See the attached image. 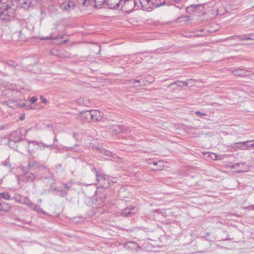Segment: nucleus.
<instances>
[{
  "instance_id": "nucleus-1",
  "label": "nucleus",
  "mask_w": 254,
  "mask_h": 254,
  "mask_svg": "<svg viewBox=\"0 0 254 254\" xmlns=\"http://www.w3.org/2000/svg\"><path fill=\"white\" fill-rule=\"evenodd\" d=\"M15 17V9L10 6L5 0H0V20L7 23L12 21Z\"/></svg>"
},
{
  "instance_id": "nucleus-2",
  "label": "nucleus",
  "mask_w": 254,
  "mask_h": 254,
  "mask_svg": "<svg viewBox=\"0 0 254 254\" xmlns=\"http://www.w3.org/2000/svg\"><path fill=\"white\" fill-rule=\"evenodd\" d=\"M22 140V133L21 129H17L12 132L9 136L8 145L13 149L15 148L16 143L19 142Z\"/></svg>"
},
{
  "instance_id": "nucleus-3",
  "label": "nucleus",
  "mask_w": 254,
  "mask_h": 254,
  "mask_svg": "<svg viewBox=\"0 0 254 254\" xmlns=\"http://www.w3.org/2000/svg\"><path fill=\"white\" fill-rule=\"evenodd\" d=\"M230 168L234 169L237 173L248 172L249 170V166L245 162L235 163L230 166Z\"/></svg>"
},
{
  "instance_id": "nucleus-4",
  "label": "nucleus",
  "mask_w": 254,
  "mask_h": 254,
  "mask_svg": "<svg viewBox=\"0 0 254 254\" xmlns=\"http://www.w3.org/2000/svg\"><path fill=\"white\" fill-rule=\"evenodd\" d=\"M75 0H65L60 4L61 8L64 11H69L72 10L76 6Z\"/></svg>"
},
{
  "instance_id": "nucleus-5",
  "label": "nucleus",
  "mask_w": 254,
  "mask_h": 254,
  "mask_svg": "<svg viewBox=\"0 0 254 254\" xmlns=\"http://www.w3.org/2000/svg\"><path fill=\"white\" fill-rule=\"evenodd\" d=\"M28 168L29 170L47 169L45 166L33 159H29L28 162Z\"/></svg>"
},
{
  "instance_id": "nucleus-6",
  "label": "nucleus",
  "mask_w": 254,
  "mask_h": 254,
  "mask_svg": "<svg viewBox=\"0 0 254 254\" xmlns=\"http://www.w3.org/2000/svg\"><path fill=\"white\" fill-rule=\"evenodd\" d=\"M108 128L112 132L115 134H119L120 133L126 132L128 129V127L124 126L113 125L110 126Z\"/></svg>"
},
{
  "instance_id": "nucleus-7",
  "label": "nucleus",
  "mask_w": 254,
  "mask_h": 254,
  "mask_svg": "<svg viewBox=\"0 0 254 254\" xmlns=\"http://www.w3.org/2000/svg\"><path fill=\"white\" fill-rule=\"evenodd\" d=\"M136 3L135 0H125L123 8L127 12H131L135 8Z\"/></svg>"
},
{
  "instance_id": "nucleus-8",
  "label": "nucleus",
  "mask_w": 254,
  "mask_h": 254,
  "mask_svg": "<svg viewBox=\"0 0 254 254\" xmlns=\"http://www.w3.org/2000/svg\"><path fill=\"white\" fill-rule=\"evenodd\" d=\"M79 118L82 121L87 122L92 121L91 110L83 111L80 112Z\"/></svg>"
},
{
  "instance_id": "nucleus-9",
  "label": "nucleus",
  "mask_w": 254,
  "mask_h": 254,
  "mask_svg": "<svg viewBox=\"0 0 254 254\" xmlns=\"http://www.w3.org/2000/svg\"><path fill=\"white\" fill-rule=\"evenodd\" d=\"M4 103L7 106L13 109H15L17 107H22L25 106V104L24 103H20L18 100H15L14 99L9 100L4 102Z\"/></svg>"
},
{
  "instance_id": "nucleus-10",
  "label": "nucleus",
  "mask_w": 254,
  "mask_h": 254,
  "mask_svg": "<svg viewBox=\"0 0 254 254\" xmlns=\"http://www.w3.org/2000/svg\"><path fill=\"white\" fill-rule=\"evenodd\" d=\"M92 121L99 122L102 120V114L97 110H91Z\"/></svg>"
},
{
  "instance_id": "nucleus-11",
  "label": "nucleus",
  "mask_w": 254,
  "mask_h": 254,
  "mask_svg": "<svg viewBox=\"0 0 254 254\" xmlns=\"http://www.w3.org/2000/svg\"><path fill=\"white\" fill-rule=\"evenodd\" d=\"M122 0H106V5L110 9L117 8L121 2Z\"/></svg>"
},
{
  "instance_id": "nucleus-12",
  "label": "nucleus",
  "mask_w": 254,
  "mask_h": 254,
  "mask_svg": "<svg viewBox=\"0 0 254 254\" xmlns=\"http://www.w3.org/2000/svg\"><path fill=\"white\" fill-rule=\"evenodd\" d=\"M31 3L32 0H17L18 6L25 9L29 8Z\"/></svg>"
},
{
  "instance_id": "nucleus-13",
  "label": "nucleus",
  "mask_w": 254,
  "mask_h": 254,
  "mask_svg": "<svg viewBox=\"0 0 254 254\" xmlns=\"http://www.w3.org/2000/svg\"><path fill=\"white\" fill-rule=\"evenodd\" d=\"M232 73L236 76H247L249 75V71L246 70L245 68H237L232 70Z\"/></svg>"
},
{
  "instance_id": "nucleus-14",
  "label": "nucleus",
  "mask_w": 254,
  "mask_h": 254,
  "mask_svg": "<svg viewBox=\"0 0 254 254\" xmlns=\"http://www.w3.org/2000/svg\"><path fill=\"white\" fill-rule=\"evenodd\" d=\"M124 247L130 250H137L140 247L136 243L133 241H128L124 244Z\"/></svg>"
},
{
  "instance_id": "nucleus-15",
  "label": "nucleus",
  "mask_w": 254,
  "mask_h": 254,
  "mask_svg": "<svg viewBox=\"0 0 254 254\" xmlns=\"http://www.w3.org/2000/svg\"><path fill=\"white\" fill-rule=\"evenodd\" d=\"M75 2L77 3V6L81 10L84 9L88 7L90 3V0H75Z\"/></svg>"
},
{
  "instance_id": "nucleus-16",
  "label": "nucleus",
  "mask_w": 254,
  "mask_h": 254,
  "mask_svg": "<svg viewBox=\"0 0 254 254\" xmlns=\"http://www.w3.org/2000/svg\"><path fill=\"white\" fill-rule=\"evenodd\" d=\"M193 83V80L191 79H188L187 82L181 80H176V89L177 87H184L188 86L189 84Z\"/></svg>"
},
{
  "instance_id": "nucleus-17",
  "label": "nucleus",
  "mask_w": 254,
  "mask_h": 254,
  "mask_svg": "<svg viewBox=\"0 0 254 254\" xmlns=\"http://www.w3.org/2000/svg\"><path fill=\"white\" fill-rule=\"evenodd\" d=\"M28 143V151L29 152L30 154H32L34 152V150L33 149H31V145L33 146H38L40 147V143L39 142L36 140H26Z\"/></svg>"
},
{
  "instance_id": "nucleus-18",
  "label": "nucleus",
  "mask_w": 254,
  "mask_h": 254,
  "mask_svg": "<svg viewBox=\"0 0 254 254\" xmlns=\"http://www.w3.org/2000/svg\"><path fill=\"white\" fill-rule=\"evenodd\" d=\"M239 38L241 40H254V34H250L247 35H243L241 36H233L230 37L233 39L235 38Z\"/></svg>"
},
{
  "instance_id": "nucleus-19",
  "label": "nucleus",
  "mask_w": 254,
  "mask_h": 254,
  "mask_svg": "<svg viewBox=\"0 0 254 254\" xmlns=\"http://www.w3.org/2000/svg\"><path fill=\"white\" fill-rule=\"evenodd\" d=\"M94 171L96 173V180L97 182L100 181H108V177L106 175L103 174L102 173L99 174V172L97 171L96 168H94Z\"/></svg>"
},
{
  "instance_id": "nucleus-20",
  "label": "nucleus",
  "mask_w": 254,
  "mask_h": 254,
  "mask_svg": "<svg viewBox=\"0 0 254 254\" xmlns=\"http://www.w3.org/2000/svg\"><path fill=\"white\" fill-rule=\"evenodd\" d=\"M134 207H129V208H127L124 210H122L121 212V214L123 216L125 217H129L131 216L134 213V212L131 211L132 210H134Z\"/></svg>"
},
{
  "instance_id": "nucleus-21",
  "label": "nucleus",
  "mask_w": 254,
  "mask_h": 254,
  "mask_svg": "<svg viewBox=\"0 0 254 254\" xmlns=\"http://www.w3.org/2000/svg\"><path fill=\"white\" fill-rule=\"evenodd\" d=\"M35 178V174L29 172L25 173L23 175V179L27 182H33Z\"/></svg>"
},
{
  "instance_id": "nucleus-22",
  "label": "nucleus",
  "mask_w": 254,
  "mask_h": 254,
  "mask_svg": "<svg viewBox=\"0 0 254 254\" xmlns=\"http://www.w3.org/2000/svg\"><path fill=\"white\" fill-rule=\"evenodd\" d=\"M242 150L253 149L252 140H248L242 142Z\"/></svg>"
},
{
  "instance_id": "nucleus-23",
  "label": "nucleus",
  "mask_w": 254,
  "mask_h": 254,
  "mask_svg": "<svg viewBox=\"0 0 254 254\" xmlns=\"http://www.w3.org/2000/svg\"><path fill=\"white\" fill-rule=\"evenodd\" d=\"M229 147L231 150L237 151L238 150H242V142H235L231 144Z\"/></svg>"
},
{
  "instance_id": "nucleus-24",
  "label": "nucleus",
  "mask_w": 254,
  "mask_h": 254,
  "mask_svg": "<svg viewBox=\"0 0 254 254\" xmlns=\"http://www.w3.org/2000/svg\"><path fill=\"white\" fill-rule=\"evenodd\" d=\"M10 208V206L8 204L0 200V211H7Z\"/></svg>"
},
{
  "instance_id": "nucleus-25",
  "label": "nucleus",
  "mask_w": 254,
  "mask_h": 254,
  "mask_svg": "<svg viewBox=\"0 0 254 254\" xmlns=\"http://www.w3.org/2000/svg\"><path fill=\"white\" fill-rule=\"evenodd\" d=\"M101 153L103 155L111 157L113 158H116L117 157V155L116 154H113L111 151L106 149L102 150L101 151Z\"/></svg>"
},
{
  "instance_id": "nucleus-26",
  "label": "nucleus",
  "mask_w": 254,
  "mask_h": 254,
  "mask_svg": "<svg viewBox=\"0 0 254 254\" xmlns=\"http://www.w3.org/2000/svg\"><path fill=\"white\" fill-rule=\"evenodd\" d=\"M11 198L10 195L6 192L0 193V200L4 199L5 200H9Z\"/></svg>"
},
{
  "instance_id": "nucleus-27",
  "label": "nucleus",
  "mask_w": 254,
  "mask_h": 254,
  "mask_svg": "<svg viewBox=\"0 0 254 254\" xmlns=\"http://www.w3.org/2000/svg\"><path fill=\"white\" fill-rule=\"evenodd\" d=\"M199 6V5H191L187 7V10L190 13L194 12L195 10L197 9V7Z\"/></svg>"
},
{
  "instance_id": "nucleus-28",
  "label": "nucleus",
  "mask_w": 254,
  "mask_h": 254,
  "mask_svg": "<svg viewBox=\"0 0 254 254\" xmlns=\"http://www.w3.org/2000/svg\"><path fill=\"white\" fill-rule=\"evenodd\" d=\"M54 190H56V191H57L58 192H59L60 193H61V195L62 196H64L66 195V194L67 193V190H63V189L59 188H56L54 189Z\"/></svg>"
},
{
  "instance_id": "nucleus-29",
  "label": "nucleus",
  "mask_w": 254,
  "mask_h": 254,
  "mask_svg": "<svg viewBox=\"0 0 254 254\" xmlns=\"http://www.w3.org/2000/svg\"><path fill=\"white\" fill-rule=\"evenodd\" d=\"M40 143V147H39L40 150L44 149L45 147H52L53 146V144H46L43 142L42 141L39 142Z\"/></svg>"
},
{
  "instance_id": "nucleus-30",
  "label": "nucleus",
  "mask_w": 254,
  "mask_h": 254,
  "mask_svg": "<svg viewBox=\"0 0 254 254\" xmlns=\"http://www.w3.org/2000/svg\"><path fill=\"white\" fill-rule=\"evenodd\" d=\"M212 155L214 156V160H221L224 158L225 155H217L216 153H212Z\"/></svg>"
},
{
  "instance_id": "nucleus-31",
  "label": "nucleus",
  "mask_w": 254,
  "mask_h": 254,
  "mask_svg": "<svg viewBox=\"0 0 254 254\" xmlns=\"http://www.w3.org/2000/svg\"><path fill=\"white\" fill-rule=\"evenodd\" d=\"M78 103H79L80 104H82L83 106H89V103L88 102L87 99H80L78 100Z\"/></svg>"
},
{
  "instance_id": "nucleus-32",
  "label": "nucleus",
  "mask_w": 254,
  "mask_h": 254,
  "mask_svg": "<svg viewBox=\"0 0 254 254\" xmlns=\"http://www.w3.org/2000/svg\"><path fill=\"white\" fill-rule=\"evenodd\" d=\"M29 205L33 209L36 210L37 211H40V210H41V208L39 205H35L32 202H30Z\"/></svg>"
},
{
  "instance_id": "nucleus-33",
  "label": "nucleus",
  "mask_w": 254,
  "mask_h": 254,
  "mask_svg": "<svg viewBox=\"0 0 254 254\" xmlns=\"http://www.w3.org/2000/svg\"><path fill=\"white\" fill-rule=\"evenodd\" d=\"M128 82L130 84L134 85V84L136 83H140L141 82V80H130L128 81Z\"/></svg>"
},
{
  "instance_id": "nucleus-34",
  "label": "nucleus",
  "mask_w": 254,
  "mask_h": 254,
  "mask_svg": "<svg viewBox=\"0 0 254 254\" xmlns=\"http://www.w3.org/2000/svg\"><path fill=\"white\" fill-rule=\"evenodd\" d=\"M102 184H103V185H104V187L105 188H108L111 185V183H110V182L109 181V179H108V181H103Z\"/></svg>"
},
{
  "instance_id": "nucleus-35",
  "label": "nucleus",
  "mask_w": 254,
  "mask_h": 254,
  "mask_svg": "<svg viewBox=\"0 0 254 254\" xmlns=\"http://www.w3.org/2000/svg\"><path fill=\"white\" fill-rule=\"evenodd\" d=\"M152 3V1L151 0H145V5H142L143 6H150L151 4Z\"/></svg>"
},
{
  "instance_id": "nucleus-36",
  "label": "nucleus",
  "mask_w": 254,
  "mask_h": 254,
  "mask_svg": "<svg viewBox=\"0 0 254 254\" xmlns=\"http://www.w3.org/2000/svg\"><path fill=\"white\" fill-rule=\"evenodd\" d=\"M195 114L198 116H205L206 114L204 113H201L200 111H196Z\"/></svg>"
},
{
  "instance_id": "nucleus-37",
  "label": "nucleus",
  "mask_w": 254,
  "mask_h": 254,
  "mask_svg": "<svg viewBox=\"0 0 254 254\" xmlns=\"http://www.w3.org/2000/svg\"><path fill=\"white\" fill-rule=\"evenodd\" d=\"M37 98L35 97V96H33L32 97L31 99H30V101L32 103H35L37 101Z\"/></svg>"
},
{
  "instance_id": "nucleus-38",
  "label": "nucleus",
  "mask_w": 254,
  "mask_h": 254,
  "mask_svg": "<svg viewBox=\"0 0 254 254\" xmlns=\"http://www.w3.org/2000/svg\"><path fill=\"white\" fill-rule=\"evenodd\" d=\"M64 187L67 190V191L68 190L71 188V185L68 186L66 184H64Z\"/></svg>"
},
{
  "instance_id": "nucleus-39",
  "label": "nucleus",
  "mask_w": 254,
  "mask_h": 254,
  "mask_svg": "<svg viewBox=\"0 0 254 254\" xmlns=\"http://www.w3.org/2000/svg\"><path fill=\"white\" fill-rule=\"evenodd\" d=\"M41 99L42 100V102L44 103V104H46L47 101V100L44 98L42 96H41Z\"/></svg>"
},
{
  "instance_id": "nucleus-40",
  "label": "nucleus",
  "mask_w": 254,
  "mask_h": 254,
  "mask_svg": "<svg viewBox=\"0 0 254 254\" xmlns=\"http://www.w3.org/2000/svg\"><path fill=\"white\" fill-rule=\"evenodd\" d=\"M140 3L142 5H145V0H139Z\"/></svg>"
},
{
  "instance_id": "nucleus-41",
  "label": "nucleus",
  "mask_w": 254,
  "mask_h": 254,
  "mask_svg": "<svg viewBox=\"0 0 254 254\" xmlns=\"http://www.w3.org/2000/svg\"><path fill=\"white\" fill-rule=\"evenodd\" d=\"M52 147H53L54 148H55L56 149H59V147H58V145H53V146Z\"/></svg>"
},
{
  "instance_id": "nucleus-42",
  "label": "nucleus",
  "mask_w": 254,
  "mask_h": 254,
  "mask_svg": "<svg viewBox=\"0 0 254 254\" xmlns=\"http://www.w3.org/2000/svg\"><path fill=\"white\" fill-rule=\"evenodd\" d=\"M162 162L161 161H159V162H153V165H157L158 163H161Z\"/></svg>"
},
{
  "instance_id": "nucleus-43",
  "label": "nucleus",
  "mask_w": 254,
  "mask_h": 254,
  "mask_svg": "<svg viewBox=\"0 0 254 254\" xmlns=\"http://www.w3.org/2000/svg\"><path fill=\"white\" fill-rule=\"evenodd\" d=\"M25 118V116L24 115H22L20 117V120H23Z\"/></svg>"
},
{
  "instance_id": "nucleus-44",
  "label": "nucleus",
  "mask_w": 254,
  "mask_h": 254,
  "mask_svg": "<svg viewBox=\"0 0 254 254\" xmlns=\"http://www.w3.org/2000/svg\"><path fill=\"white\" fill-rule=\"evenodd\" d=\"M54 140L55 142H58V138H57V136L56 135L55 136Z\"/></svg>"
},
{
  "instance_id": "nucleus-45",
  "label": "nucleus",
  "mask_w": 254,
  "mask_h": 254,
  "mask_svg": "<svg viewBox=\"0 0 254 254\" xmlns=\"http://www.w3.org/2000/svg\"><path fill=\"white\" fill-rule=\"evenodd\" d=\"M210 157L212 158L213 159L214 158V156L212 155V153L210 155Z\"/></svg>"
},
{
  "instance_id": "nucleus-46",
  "label": "nucleus",
  "mask_w": 254,
  "mask_h": 254,
  "mask_svg": "<svg viewBox=\"0 0 254 254\" xmlns=\"http://www.w3.org/2000/svg\"><path fill=\"white\" fill-rule=\"evenodd\" d=\"M72 134H73V137L75 138L76 135V133H75V132H73Z\"/></svg>"
},
{
  "instance_id": "nucleus-47",
  "label": "nucleus",
  "mask_w": 254,
  "mask_h": 254,
  "mask_svg": "<svg viewBox=\"0 0 254 254\" xmlns=\"http://www.w3.org/2000/svg\"><path fill=\"white\" fill-rule=\"evenodd\" d=\"M252 143H253V149H254V140H252Z\"/></svg>"
},
{
  "instance_id": "nucleus-48",
  "label": "nucleus",
  "mask_w": 254,
  "mask_h": 254,
  "mask_svg": "<svg viewBox=\"0 0 254 254\" xmlns=\"http://www.w3.org/2000/svg\"><path fill=\"white\" fill-rule=\"evenodd\" d=\"M252 207L251 209L254 210V205L251 206Z\"/></svg>"
},
{
  "instance_id": "nucleus-49",
  "label": "nucleus",
  "mask_w": 254,
  "mask_h": 254,
  "mask_svg": "<svg viewBox=\"0 0 254 254\" xmlns=\"http://www.w3.org/2000/svg\"><path fill=\"white\" fill-rule=\"evenodd\" d=\"M50 39V38L49 37H47L45 38V39H46V40H48V39Z\"/></svg>"
},
{
  "instance_id": "nucleus-50",
  "label": "nucleus",
  "mask_w": 254,
  "mask_h": 254,
  "mask_svg": "<svg viewBox=\"0 0 254 254\" xmlns=\"http://www.w3.org/2000/svg\"><path fill=\"white\" fill-rule=\"evenodd\" d=\"M137 58H139V60H137V62H139V61H140V57H138L137 56Z\"/></svg>"
},
{
  "instance_id": "nucleus-51",
  "label": "nucleus",
  "mask_w": 254,
  "mask_h": 254,
  "mask_svg": "<svg viewBox=\"0 0 254 254\" xmlns=\"http://www.w3.org/2000/svg\"><path fill=\"white\" fill-rule=\"evenodd\" d=\"M11 63H12V64H13V62L11 61H10L8 64L11 65Z\"/></svg>"
},
{
  "instance_id": "nucleus-52",
  "label": "nucleus",
  "mask_w": 254,
  "mask_h": 254,
  "mask_svg": "<svg viewBox=\"0 0 254 254\" xmlns=\"http://www.w3.org/2000/svg\"><path fill=\"white\" fill-rule=\"evenodd\" d=\"M47 127H51V126H50V125H47Z\"/></svg>"
},
{
  "instance_id": "nucleus-53",
  "label": "nucleus",
  "mask_w": 254,
  "mask_h": 254,
  "mask_svg": "<svg viewBox=\"0 0 254 254\" xmlns=\"http://www.w3.org/2000/svg\"><path fill=\"white\" fill-rule=\"evenodd\" d=\"M169 0H165L164 2H166L167 1H169Z\"/></svg>"
},
{
  "instance_id": "nucleus-54",
  "label": "nucleus",
  "mask_w": 254,
  "mask_h": 254,
  "mask_svg": "<svg viewBox=\"0 0 254 254\" xmlns=\"http://www.w3.org/2000/svg\"><path fill=\"white\" fill-rule=\"evenodd\" d=\"M1 181H0V183H1Z\"/></svg>"
}]
</instances>
